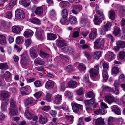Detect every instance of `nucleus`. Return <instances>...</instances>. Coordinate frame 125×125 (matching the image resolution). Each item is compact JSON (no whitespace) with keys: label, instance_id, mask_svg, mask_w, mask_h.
<instances>
[{"label":"nucleus","instance_id":"f257e3e1","mask_svg":"<svg viewBox=\"0 0 125 125\" xmlns=\"http://www.w3.org/2000/svg\"><path fill=\"white\" fill-rule=\"evenodd\" d=\"M105 42V39L101 36L96 39L94 43V48L96 49H102Z\"/></svg>","mask_w":125,"mask_h":125},{"label":"nucleus","instance_id":"f03ea898","mask_svg":"<svg viewBox=\"0 0 125 125\" xmlns=\"http://www.w3.org/2000/svg\"><path fill=\"white\" fill-rule=\"evenodd\" d=\"M10 106L12 108L9 109V114L11 115H15L17 113V109L16 106V102L13 99L11 98L10 102Z\"/></svg>","mask_w":125,"mask_h":125},{"label":"nucleus","instance_id":"7ed1b4c3","mask_svg":"<svg viewBox=\"0 0 125 125\" xmlns=\"http://www.w3.org/2000/svg\"><path fill=\"white\" fill-rule=\"evenodd\" d=\"M43 8L40 7H37L35 5H34L31 8L32 11L38 15L41 16L43 14Z\"/></svg>","mask_w":125,"mask_h":125},{"label":"nucleus","instance_id":"20e7f679","mask_svg":"<svg viewBox=\"0 0 125 125\" xmlns=\"http://www.w3.org/2000/svg\"><path fill=\"white\" fill-rule=\"evenodd\" d=\"M16 20L23 19L25 17V14L23 11L20 9H17L15 12Z\"/></svg>","mask_w":125,"mask_h":125},{"label":"nucleus","instance_id":"39448f33","mask_svg":"<svg viewBox=\"0 0 125 125\" xmlns=\"http://www.w3.org/2000/svg\"><path fill=\"white\" fill-rule=\"evenodd\" d=\"M99 69L98 65H96L94 67V69H92L89 71L91 77H96L99 73Z\"/></svg>","mask_w":125,"mask_h":125},{"label":"nucleus","instance_id":"423d86ee","mask_svg":"<svg viewBox=\"0 0 125 125\" xmlns=\"http://www.w3.org/2000/svg\"><path fill=\"white\" fill-rule=\"evenodd\" d=\"M21 58L20 62L21 64L25 65L27 63L29 57L27 52H25L21 55Z\"/></svg>","mask_w":125,"mask_h":125},{"label":"nucleus","instance_id":"0eeeda50","mask_svg":"<svg viewBox=\"0 0 125 125\" xmlns=\"http://www.w3.org/2000/svg\"><path fill=\"white\" fill-rule=\"evenodd\" d=\"M71 105L72 110L73 112L75 113L78 112L79 109H81L82 108V105L76 103H73Z\"/></svg>","mask_w":125,"mask_h":125},{"label":"nucleus","instance_id":"6e6552de","mask_svg":"<svg viewBox=\"0 0 125 125\" xmlns=\"http://www.w3.org/2000/svg\"><path fill=\"white\" fill-rule=\"evenodd\" d=\"M10 96L9 93L7 91H3L1 94V98L2 100L5 102H7L8 98Z\"/></svg>","mask_w":125,"mask_h":125},{"label":"nucleus","instance_id":"1a4fd4ad","mask_svg":"<svg viewBox=\"0 0 125 125\" xmlns=\"http://www.w3.org/2000/svg\"><path fill=\"white\" fill-rule=\"evenodd\" d=\"M97 35V30L95 28H93L92 29L89 35V37L90 39L93 40L96 38Z\"/></svg>","mask_w":125,"mask_h":125},{"label":"nucleus","instance_id":"9d476101","mask_svg":"<svg viewBox=\"0 0 125 125\" xmlns=\"http://www.w3.org/2000/svg\"><path fill=\"white\" fill-rule=\"evenodd\" d=\"M73 10L72 12L75 14H77L82 10V7L80 5H74L72 6Z\"/></svg>","mask_w":125,"mask_h":125},{"label":"nucleus","instance_id":"9b49d317","mask_svg":"<svg viewBox=\"0 0 125 125\" xmlns=\"http://www.w3.org/2000/svg\"><path fill=\"white\" fill-rule=\"evenodd\" d=\"M37 46H34L31 48L30 49V52L31 56L32 58H34L37 57L38 55L37 52L36 51V48Z\"/></svg>","mask_w":125,"mask_h":125},{"label":"nucleus","instance_id":"f8f14e48","mask_svg":"<svg viewBox=\"0 0 125 125\" xmlns=\"http://www.w3.org/2000/svg\"><path fill=\"white\" fill-rule=\"evenodd\" d=\"M56 45L59 47H62L66 46L67 43L64 40L57 39L56 40Z\"/></svg>","mask_w":125,"mask_h":125},{"label":"nucleus","instance_id":"ddd939ff","mask_svg":"<svg viewBox=\"0 0 125 125\" xmlns=\"http://www.w3.org/2000/svg\"><path fill=\"white\" fill-rule=\"evenodd\" d=\"M35 36L38 39L42 41L44 38V33L42 31L36 32Z\"/></svg>","mask_w":125,"mask_h":125},{"label":"nucleus","instance_id":"4468645a","mask_svg":"<svg viewBox=\"0 0 125 125\" xmlns=\"http://www.w3.org/2000/svg\"><path fill=\"white\" fill-rule=\"evenodd\" d=\"M29 86H25L20 89L21 94L22 95H28L29 94L28 92V87Z\"/></svg>","mask_w":125,"mask_h":125},{"label":"nucleus","instance_id":"2eb2a0df","mask_svg":"<svg viewBox=\"0 0 125 125\" xmlns=\"http://www.w3.org/2000/svg\"><path fill=\"white\" fill-rule=\"evenodd\" d=\"M106 55L107 56V59L109 61H110L114 59L115 58V55L111 52H109L106 54Z\"/></svg>","mask_w":125,"mask_h":125},{"label":"nucleus","instance_id":"dca6fc26","mask_svg":"<svg viewBox=\"0 0 125 125\" xmlns=\"http://www.w3.org/2000/svg\"><path fill=\"white\" fill-rule=\"evenodd\" d=\"M54 84L52 80H49L47 81L45 84V87L47 89L52 88L54 87Z\"/></svg>","mask_w":125,"mask_h":125},{"label":"nucleus","instance_id":"f3484780","mask_svg":"<svg viewBox=\"0 0 125 125\" xmlns=\"http://www.w3.org/2000/svg\"><path fill=\"white\" fill-rule=\"evenodd\" d=\"M33 33L34 32L32 30L28 29L24 32V36L25 37H29L32 36Z\"/></svg>","mask_w":125,"mask_h":125},{"label":"nucleus","instance_id":"a211bd4d","mask_svg":"<svg viewBox=\"0 0 125 125\" xmlns=\"http://www.w3.org/2000/svg\"><path fill=\"white\" fill-rule=\"evenodd\" d=\"M64 50L65 52L72 54L74 53V49L71 47H66L64 48Z\"/></svg>","mask_w":125,"mask_h":125},{"label":"nucleus","instance_id":"6ab92c4d","mask_svg":"<svg viewBox=\"0 0 125 125\" xmlns=\"http://www.w3.org/2000/svg\"><path fill=\"white\" fill-rule=\"evenodd\" d=\"M90 22L85 19H82L80 21V23L82 26H87L90 25Z\"/></svg>","mask_w":125,"mask_h":125},{"label":"nucleus","instance_id":"aec40b11","mask_svg":"<svg viewBox=\"0 0 125 125\" xmlns=\"http://www.w3.org/2000/svg\"><path fill=\"white\" fill-rule=\"evenodd\" d=\"M105 100L106 101L108 102L109 104H111L115 101L114 97L112 96H109L106 97L105 98Z\"/></svg>","mask_w":125,"mask_h":125},{"label":"nucleus","instance_id":"412c9836","mask_svg":"<svg viewBox=\"0 0 125 125\" xmlns=\"http://www.w3.org/2000/svg\"><path fill=\"white\" fill-rule=\"evenodd\" d=\"M62 100V96L61 95L57 94L55 96L54 101L56 104H59Z\"/></svg>","mask_w":125,"mask_h":125},{"label":"nucleus","instance_id":"4be33fe9","mask_svg":"<svg viewBox=\"0 0 125 125\" xmlns=\"http://www.w3.org/2000/svg\"><path fill=\"white\" fill-rule=\"evenodd\" d=\"M68 85L69 87L71 88H74L77 86V82L71 80L69 82Z\"/></svg>","mask_w":125,"mask_h":125},{"label":"nucleus","instance_id":"5701e85b","mask_svg":"<svg viewBox=\"0 0 125 125\" xmlns=\"http://www.w3.org/2000/svg\"><path fill=\"white\" fill-rule=\"evenodd\" d=\"M101 19H102L100 18L98 16L95 15L94 20V23L95 25H99L101 22Z\"/></svg>","mask_w":125,"mask_h":125},{"label":"nucleus","instance_id":"b1692460","mask_svg":"<svg viewBox=\"0 0 125 125\" xmlns=\"http://www.w3.org/2000/svg\"><path fill=\"white\" fill-rule=\"evenodd\" d=\"M30 21L33 24L40 25L41 24L40 21L36 17H33L30 20Z\"/></svg>","mask_w":125,"mask_h":125},{"label":"nucleus","instance_id":"393cba45","mask_svg":"<svg viewBox=\"0 0 125 125\" xmlns=\"http://www.w3.org/2000/svg\"><path fill=\"white\" fill-rule=\"evenodd\" d=\"M34 102V99L33 98L30 97L27 98L25 101V104L26 106H28L32 104Z\"/></svg>","mask_w":125,"mask_h":125},{"label":"nucleus","instance_id":"a878e982","mask_svg":"<svg viewBox=\"0 0 125 125\" xmlns=\"http://www.w3.org/2000/svg\"><path fill=\"white\" fill-rule=\"evenodd\" d=\"M21 31V29L18 26H14L12 27V31L16 34H18Z\"/></svg>","mask_w":125,"mask_h":125},{"label":"nucleus","instance_id":"bb28decb","mask_svg":"<svg viewBox=\"0 0 125 125\" xmlns=\"http://www.w3.org/2000/svg\"><path fill=\"white\" fill-rule=\"evenodd\" d=\"M85 91L83 88L81 87L76 91V93L77 95H82L84 94Z\"/></svg>","mask_w":125,"mask_h":125},{"label":"nucleus","instance_id":"cd10ccee","mask_svg":"<svg viewBox=\"0 0 125 125\" xmlns=\"http://www.w3.org/2000/svg\"><path fill=\"white\" fill-rule=\"evenodd\" d=\"M102 76L103 81L104 82L106 81L108 78V74L107 70H103Z\"/></svg>","mask_w":125,"mask_h":125},{"label":"nucleus","instance_id":"c85d7f7f","mask_svg":"<svg viewBox=\"0 0 125 125\" xmlns=\"http://www.w3.org/2000/svg\"><path fill=\"white\" fill-rule=\"evenodd\" d=\"M34 62L36 64L41 65H43L45 63L44 61L40 58L36 59L34 60Z\"/></svg>","mask_w":125,"mask_h":125},{"label":"nucleus","instance_id":"c756f323","mask_svg":"<svg viewBox=\"0 0 125 125\" xmlns=\"http://www.w3.org/2000/svg\"><path fill=\"white\" fill-rule=\"evenodd\" d=\"M12 74H11L9 71H6L4 74V78L7 82L9 81V79L10 78Z\"/></svg>","mask_w":125,"mask_h":125},{"label":"nucleus","instance_id":"7c9ffc66","mask_svg":"<svg viewBox=\"0 0 125 125\" xmlns=\"http://www.w3.org/2000/svg\"><path fill=\"white\" fill-rule=\"evenodd\" d=\"M95 100L91 99L90 100H86L84 101L85 105L86 106H90L93 104L95 102Z\"/></svg>","mask_w":125,"mask_h":125},{"label":"nucleus","instance_id":"2f4dec72","mask_svg":"<svg viewBox=\"0 0 125 125\" xmlns=\"http://www.w3.org/2000/svg\"><path fill=\"white\" fill-rule=\"evenodd\" d=\"M57 37V36L56 34L52 33H48L47 34V38L49 40H54Z\"/></svg>","mask_w":125,"mask_h":125},{"label":"nucleus","instance_id":"473e14b6","mask_svg":"<svg viewBox=\"0 0 125 125\" xmlns=\"http://www.w3.org/2000/svg\"><path fill=\"white\" fill-rule=\"evenodd\" d=\"M69 21L70 24H75L77 22V18L75 16H71L69 18Z\"/></svg>","mask_w":125,"mask_h":125},{"label":"nucleus","instance_id":"72a5a7b5","mask_svg":"<svg viewBox=\"0 0 125 125\" xmlns=\"http://www.w3.org/2000/svg\"><path fill=\"white\" fill-rule=\"evenodd\" d=\"M65 96L66 97L71 100L73 97V94L68 91H66L65 93Z\"/></svg>","mask_w":125,"mask_h":125},{"label":"nucleus","instance_id":"f704fd0d","mask_svg":"<svg viewBox=\"0 0 125 125\" xmlns=\"http://www.w3.org/2000/svg\"><path fill=\"white\" fill-rule=\"evenodd\" d=\"M47 120L48 119L47 117L40 116L39 121L42 124H45L47 122Z\"/></svg>","mask_w":125,"mask_h":125},{"label":"nucleus","instance_id":"c9c22d12","mask_svg":"<svg viewBox=\"0 0 125 125\" xmlns=\"http://www.w3.org/2000/svg\"><path fill=\"white\" fill-rule=\"evenodd\" d=\"M8 105L7 102H3L2 103L1 108L2 112H5L7 110V106Z\"/></svg>","mask_w":125,"mask_h":125},{"label":"nucleus","instance_id":"e433bc0d","mask_svg":"<svg viewBox=\"0 0 125 125\" xmlns=\"http://www.w3.org/2000/svg\"><path fill=\"white\" fill-rule=\"evenodd\" d=\"M59 5L61 8L66 7H68L69 6V4L68 1H63L60 3Z\"/></svg>","mask_w":125,"mask_h":125},{"label":"nucleus","instance_id":"4c0bfd02","mask_svg":"<svg viewBox=\"0 0 125 125\" xmlns=\"http://www.w3.org/2000/svg\"><path fill=\"white\" fill-rule=\"evenodd\" d=\"M111 109H112V111L114 112L115 114L118 115H119L120 114V110L117 107H115V106H113L111 107Z\"/></svg>","mask_w":125,"mask_h":125},{"label":"nucleus","instance_id":"58836bf2","mask_svg":"<svg viewBox=\"0 0 125 125\" xmlns=\"http://www.w3.org/2000/svg\"><path fill=\"white\" fill-rule=\"evenodd\" d=\"M108 16L109 18L112 20L114 19L115 14V12L112 10H111L108 12Z\"/></svg>","mask_w":125,"mask_h":125},{"label":"nucleus","instance_id":"ea45409f","mask_svg":"<svg viewBox=\"0 0 125 125\" xmlns=\"http://www.w3.org/2000/svg\"><path fill=\"white\" fill-rule=\"evenodd\" d=\"M60 22L61 24L65 25H67L69 23L66 18H63V17L60 19Z\"/></svg>","mask_w":125,"mask_h":125},{"label":"nucleus","instance_id":"a19ab883","mask_svg":"<svg viewBox=\"0 0 125 125\" xmlns=\"http://www.w3.org/2000/svg\"><path fill=\"white\" fill-rule=\"evenodd\" d=\"M0 69L2 70H6L8 69V66L6 63H0Z\"/></svg>","mask_w":125,"mask_h":125},{"label":"nucleus","instance_id":"79ce46f5","mask_svg":"<svg viewBox=\"0 0 125 125\" xmlns=\"http://www.w3.org/2000/svg\"><path fill=\"white\" fill-rule=\"evenodd\" d=\"M0 43L3 45L6 43L5 37L3 35H0Z\"/></svg>","mask_w":125,"mask_h":125},{"label":"nucleus","instance_id":"37998d69","mask_svg":"<svg viewBox=\"0 0 125 125\" xmlns=\"http://www.w3.org/2000/svg\"><path fill=\"white\" fill-rule=\"evenodd\" d=\"M95 123L97 125H101L104 124L103 119L101 118H99L97 119L95 121Z\"/></svg>","mask_w":125,"mask_h":125},{"label":"nucleus","instance_id":"c03bdc74","mask_svg":"<svg viewBox=\"0 0 125 125\" xmlns=\"http://www.w3.org/2000/svg\"><path fill=\"white\" fill-rule=\"evenodd\" d=\"M116 44L117 46L122 48L125 47V43L124 41H118L116 42Z\"/></svg>","mask_w":125,"mask_h":125},{"label":"nucleus","instance_id":"a18cd8bd","mask_svg":"<svg viewBox=\"0 0 125 125\" xmlns=\"http://www.w3.org/2000/svg\"><path fill=\"white\" fill-rule=\"evenodd\" d=\"M28 109L29 108H27L26 110L24 115L28 119H31L33 117L32 115L28 112Z\"/></svg>","mask_w":125,"mask_h":125},{"label":"nucleus","instance_id":"49530a36","mask_svg":"<svg viewBox=\"0 0 125 125\" xmlns=\"http://www.w3.org/2000/svg\"><path fill=\"white\" fill-rule=\"evenodd\" d=\"M111 26L110 23L109 22H108L106 25H104V30L106 32L107 31L110 30Z\"/></svg>","mask_w":125,"mask_h":125},{"label":"nucleus","instance_id":"de8ad7c7","mask_svg":"<svg viewBox=\"0 0 125 125\" xmlns=\"http://www.w3.org/2000/svg\"><path fill=\"white\" fill-rule=\"evenodd\" d=\"M40 55L42 58H47L49 56V54L43 52L41 50L40 51Z\"/></svg>","mask_w":125,"mask_h":125},{"label":"nucleus","instance_id":"09e8293b","mask_svg":"<svg viewBox=\"0 0 125 125\" xmlns=\"http://www.w3.org/2000/svg\"><path fill=\"white\" fill-rule=\"evenodd\" d=\"M87 97L89 98H91V99H93L95 100V96L94 94L91 91L88 92L87 94Z\"/></svg>","mask_w":125,"mask_h":125},{"label":"nucleus","instance_id":"8fccbe9b","mask_svg":"<svg viewBox=\"0 0 125 125\" xmlns=\"http://www.w3.org/2000/svg\"><path fill=\"white\" fill-rule=\"evenodd\" d=\"M16 42L17 44H21L23 42L22 38L21 36H19L16 38Z\"/></svg>","mask_w":125,"mask_h":125},{"label":"nucleus","instance_id":"3c124183","mask_svg":"<svg viewBox=\"0 0 125 125\" xmlns=\"http://www.w3.org/2000/svg\"><path fill=\"white\" fill-rule=\"evenodd\" d=\"M101 52L100 51H96L94 52L93 55V57L95 59H98L100 57Z\"/></svg>","mask_w":125,"mask_h":125},{"label":"nucleus","instance_id":"603ef678","mask_svg":"<svg viewBox=\"0 0 125 125\" xmlns=\"http://www.w3.org/2000/svg\"><path fill=\"white\" fill-rule=\"evenodd\" d=\"M66 71L68 73H70L74 70L72 66L71 65L67 66L65 68Z\"/></svg>","mask_w":125,"mask_h":125},{"label":"nucleus","instance_id":"864d4df0","mask_svg":"<svg viewBox=\"0 0 125 125\" xmlns=\"http://www.w3.org/2000/svg\"><path fill=\"white\" fill-rule=\"evenodd\" d=\"M31 2L30 0H22V3L23 6L27 7L30 5Z\"/></svg>","mask_w":125,"mask_h":125},{"label":"nucleus","instance_id":"5fc2aeb1","mask_svg":"<svg viewBox=\"0 0 125 125\" xmlns=\"http://www.w3.org/2000/svg\"><path fill=\"white\" fill-rule=\"evenodd\" d=\"M31 43L32 41L31 39H26L25 40L24 44L27 48L31 45Z\"/></svg>","mask_w":125,"mask_h":125},{"label":"nucleus","instance_id":"6e6d98bb","mask_svg":"<svg viewBox=\"0 0 125 125\" xmlns=\"http://www.w3.org/2000/svg\"><path fill=\"white\" fill-rule=\"evenodd\" d=\"M120 32V29L119 27H116L114 29L113 33L114 35L116 36Z\"/></svg>","mask_w":125,"mask_h":125},{"label":"nucleus","instance_id":"4d7b16f0","mask_svg":"<svg viewBox=\"0 0 125 125\" xmlns=\"http://www.w3.org/2000/svg\"><path fill=\"white\" fill-rule=\"evenodd\" d=\"M66 119L70 122L72 123L73 122L74 117L72 115H66L65 116Z\"/></svg>","mask_w":125,"mask_h":125},{"label":"nucleus","instance_id":"13d9d810","mask_svg":"<svg viewBox=\"0 0 125 125\" xmlns=\"http://www.w3.org/2000/svg\"><path fill=\"white\" fill-rule=\"evenodd\" d=\"M96 12L98 15L100 16V18L102 19V20H104L105 19V17L103 14V11L102 10H96Z\"/></svg>","mask_w":125,"mask_h":125},{"label":"nucleus","instance_id":"bf43d9fd","mask_svg":"<svg viewBox=\"0 0 125 125\" xmlns=\"http://www.w3.org/2000/svg\"><path fill=\"white\" fill-rule=\"evenodd\" d=\"M68 13L67 10L65 9L62 11V15L63 18H66L68 15Z\"/></svg>","mask_w":125,"mask_h":125},{"label":"nucleus","instance_id":"052dcab7","mask_svg":"<svg viewBox=\"0 0 125 125\" xmlns=\"http://www.w3.org/2000/svg\"><path fill=\"white\" fill-rule=\"evenodd\" d=\"M78 68L80 70L84 71L86 70V67L84 64L81 63L79 65Z\"/></svg>","mask_w":125,"mask_h":125},{"label":"nucleus","instance_id":"680f3d73","mask_svg":"<svg viewBox=\"0 0 125 125\" xmlns=\"http://www.w3.org/2000/svg\"><path fill=\"white\" fill-rule=\"evenodd\" d=\"M115 120L114 118L112 117H110L108 121V125H114L113 124V122Z\"/></svg>","mask_w":125,"mask_h":125},{"label":"nucleus","instance_id":"e2e57ef3","mask_svg":"<svg viewBox=\"0 0 125 125\" xmlns=\"http://www.w3.org/2000/svg\"><path fill=\"white\" fill-rule=\"evenodd\" d=\"M102 88L103 90L104 91H111L112 90V89L111 87L104 85H103Z\"/></svg>","mask_w":125,"mask_h":125},{"label":"nucleus","instance_id":"0e129e2a","mask_svg":"<svg viewBox=\"0 0 125 125\" xmlns=\"http://www.w3.org/2000/svg\"><path fill=\"white\" fill-rule=\"evenodd\" d=\"M125 21L124 19H123L121 21V25L122 28V31L125 32Z\"/></svg>","mask_w":125,"mask_h":125},{"label":"nucleus","instance_id":"69168bd1","mask_svg":"<svg viewBox=\"0 0 125 125\" xmlns=\"http://www.w3.org/2000/svg\"><path fill=\"white\" fill-rule=\"evenodd\" d=\"M51 94L47 93L45 95V99L48 102H50L51 101Z\"/></svg>","mask_w":125,"mask_h":125},{"label":"nucleus","instance_id":"338daca9","mask_svg":"<svg viewBox=\"0 0 125 125\" xmlns=\"http://www.w3.org/2000/svg\"><path fill=\"white\" fill-rule=\"evenodd\" d=\"M34 84L36 87H39L41 85V82L39 80H36L34 83Z\"/></svg>","mask_w":125,"mask_h":125},{"label":"nucleus","instance_id":"774afa93","mask_svg":"<svg viewBox=\"0 0 125 125\" xmlns=\"http://www.w3.org/2000/svg\"><path fill=\"white\" fill-rule=\"evenodd\" d=\"M119 71V69L116 67H114L112 69V73L114 74H116L118 73Z\"/></svg>","mask_w":125,"mask_h":125}]
</instances>
